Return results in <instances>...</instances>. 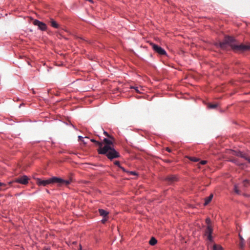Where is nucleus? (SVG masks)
Wrapping results in <instances>:
<instances>
[{"label": "nucleus", "instance_id": "obj_3", "mask_svg": "<svg viewBox=\"0 0 250 250\" xmlns=\"http://www.w3.org/2000/svg\"><path fill=\"white\" fill-rule=\"evenodd\" d=\"M71 182V180H65L56 177H53L46 180H42L39 178H37L36 179L37 184L39 186H46V185L52 183H57L59 186H62L63 185L67 186L70 184Z\"/></svg>", "mask_w": 250, "mask_h": 250}, {"label": "nucleus", "instance_id": "obj_4", "mask_svg": "<svg viewBox=\"0 0 250 250\" xmlns=\"http://www.w3.org/2000/svg\"><path fill=\"white\" fill-rule=\"evenodd\" d=\"M150 45L153 48V50L160 55H166V51L160 46L154 43H151Z\"/></svg>", "mask_w": 250, "mask_h": 250}, {"label": "nucleus", "instance_id": "obj_14", "mask_svg": "<svg viewBox=\"0 0 250 250\" xmlns=\"http://www.w3.org/2000/svg\"><path fill=\"white\" fill-rule=\"evenodd\" d=\"M213 194H211L207 198H206L205 199V205H208L211 201V200H212V199L213 198Z\"/></svg>", "mask_w": 250, "mask_h": 250}, {"label": "nucleus", "instance_id": "obj_31", "mask_svg": "<svg viewBox=\"0 0 250 250\" xmlns=\"http://www.w3.org/2000/svg\"><path fill=\"white\" fill-rule=\"evenodd\" d=\"M166 150L168 152H171V150L170 148H169L168 147H167L166 148Z\"/></svg>", "mask_w": 250, "mask_h": 250}, {"label": "nucleus", "instance_id": "obj_17", "mask_svg": "<svg viewBox=\"0 0 250 250\" xmlns=\"http://www.w3.org/2000/svg\"><path fill=\"white\" fill-rule=\"evenodd\" d=\"M213 250H223V248L220 245L214 244L213 246Z\"/></svg>", "mask_w": 250, "mask_h": 250}, {"label": "nucleus", "instance_id": "obj_29", "mask_svg": "<svg viewBox=\"0 0 250 250\" xmlns=\"http://www.w3.org/2000/svg\"><path fill=\"white\" fill-rule=\"evenodd\" d=\"M120 168H121L123 171L124 172H127L125 169L124 168V167H122L121 166H120V167H119Z\"/></svg>", "mask_w": 250, "mask_h": 250}, {"label": "nucleus", "instance_id": "obj_22", "mask_svg": "<svg viewBox=\"0 0 250 250\" xmlns=\"http://www.w3.org/2000/svg\"><path fill=\"white\" fill-rule=\"evenodd\" d=\"M249 181L248 180H244L243 182L244 186L245 187H247V185L249 184Z\"/></svg>", "mask_w": 250, "mask_h": 250}, {"label": "nucleus", "instance_id": "obj_23", "mask_svg": "<svg viewBox=\"0 0 250 250\" xmlns=\"http://www.w3.org/2000/svg\"><path fill=\"white\" fill-rule=\"evenodd\" d=\"M108 217H104V218L102 220V222L103 223H105V222L107 220Z\"/></svg>", "mask_w": 250, "mask_h": 250}, {"label": "nucleus", "instance_id": "obj_1", "mask_svg": "<svg viewBox=\"0 0 250 250\" xmlns=\"http://www.w3.org/2000/svg\"><path fill=\"white\" fill-rule=\"evenodd\" d=\"M215 45L223 49H227L228 46L235 52H243L250 50V43L239 44L237 41L232 37L226 36L222 42H217Z\"/></svg>", "mask_w": 250, "mask_h": 250}, {"label": "nucleus", "instance_id": "obj_19", "mask_svg": "<svg viewBox=\"0 0 250 250\" xmlns=\"http://www.w3.org/2000/svg\"><path fill=\"white\" fill-rule=\"evenodd\" d=\"M189 159L191 161H193V162H198L199 160L198 158L194 157H191L189 158Z\"/></svg>", "mask_w": 250, "mask_h": 250}, {"label": "nucleus", "instance_id": "obj_13", "mask_svg": "<svg viewBox=\"0 0 250 250\" xmlns=\"http://www.w3.org/2000/svg\"><path fill=\"white\" fill-rule=\"evenodd\" d=\"M90 141L95 143V144L96 145L98 146H99V149H101V147H103V144H104V141L102 142H98V141H96L94 139H91Z\"/></svg>", "mask_w": 250, "mask_h": 250}, {"label": "nucleus", "instance_id": "obj_11", "mask_svg": "<svg viewBox=\"0 0 250 250\" xmlns=\"http://www.w3.org/2000/svg\"><path fill=\"white\" fill-rule=\"evenodd\" d=\"M99 212L101 216H103V217H108V212L103 209H99Z\"/></svg>", "mask_w": 250, "mask_h": 250}, {"label": "nucleus", "instance_id": "obj_21", "mask_svg": "<svg viewBox=\"0 0 250 250\" xmlns=\"http://www.w3.org/2000/svg\"><path fill=\"white\" fill-rule=\"evenodd\" d=\"M234 191L236 193L240 194V191L238 189L236 186H235L234 187Z\"/></svg>", "mask_w": 250, "mask_h": 250}, {"label": "nucleus", "instance_id": "obj_32", "mask_svg": "<svg viewBox=\"0 0 250 250\" xmlns=\"http://www.w3.org/2000/svg\"><path fill=\"white\" fill-rule=\"evenodd\" d=\"M82 142L85 145L87 144V142L84 140H83Z\"/></svg>", "mask_w": 250, "mask_h": 250}, {"label": "nucleus", "instance_id": "obj_15", "mask_svg": "<svg viewBox=\"0 0 250 250\" xmlns=\"http://www.w3.org/2000/svg\"><path fill=\"white\" fill-rule=\"evenodd\" d=\"M157 240L154 237H152L149 240V244L151 246H154L157 243Z\"/></svg>", "mask_w": 250, "mask_h": 250}, {"label": "nucleus", "instance_id": "obj_12", "mask_svg": "<svg viewBox=\"0 0 250 250\" xmlns=\"http://www.w3.org/2000/svg\"><path fill=\"white\" fill-rule=\"evenodd\" d=\"M50 25L53 27H54L55 28H59V27H60L59 25L53 19H50Z\"/></svg>", "mask_w": 250, "mask_h": 250}, {"label": "nucleus", "instance_id": "obj_18", "mask_svg": "<svg viewBox=\"0 0 250 250\" xmlns=\"http://www.w3.org/2000/svg\"><path fill=\"white\" fill-rule=\"evenodd\" d=\"M104 133L105 136H106L107 137L109 138V140H112L113 142L114 141V138L112 136L109 135L107 132H106V131H104Z\"/></svg>", "mask_w": 250, "mask_h": 250}, {"label": "nucleus", "instance_id": "obj_33", "mask_svg": "<svg viewBox=\"0 0 250 250\" xmlns=\"http://www.w3.org/2000/svg\"><path fill=\"white\" fill-rule=\"evenodd\" d=\"M82 250V247L81 246H80V250Z\"/></svg>", "mask_w": 250, "mask_h": 250}, {"label": "nucleus", "instance_id": "obj_26", "mask_svg": "<svg viewBox=\"0 0 250 250\" xmlns=\"http://www.w3.org/2000/svg\"><path fill=\"white\" fill-rule=\"evenodd\" d=\"M6 185L3 183L0 182V187H6Z\"/></svg>", "mask_w": 250, "mask_h": 250}, {"label": "nucleus", "instance_id": "obj_25", "mask_svg": "<svg viewBox=\"0 0 250 250\" xmlns=\"http://www.w3.org/2000/svg\"><path fill=\"white\" fill-rule=\"evenodd\" d=\"M207 163V161H201L200 162V164L201 165H205Z\"/></svg>", "mask_w": 250, "mask_h": 250}, {"label": "nucleus", "instance_id": "obj_36", "mask_svg": "<svg viewBox=\"0 0 250 250\" xmlns=\"http://www.w3.org/2000/svg\"><path fill=\"white\" fill-rule=\"evenodd\" d=\"M45 250H49L48 249H46Z\"/></svg>", "mask_w": 250, "mask_h": 250}, {"label": "nucleus", "instance_id": "obj_2", "mask_svg": "<svg viewBox=\"0 0 250 250\" xmlns=\"http://www.w3.org/2000/svg\"><path fill=\"white\" fill-rule=\"evenodd\" d=\"M104 143L103 147L98 149L99 154L105 155L110 160L120 157L119 153L114 148V144L112 140L104 138Z\"/></svg>", "mask_w": 250, "mask_h": 250}, {"label": "nucleus", "instance_id": "obj_6", "mask_svg": "<svg viewBox=\"0 0 250 250\" xmlns=\"http://www.w3.org/2000/svg\"><path fill=\"white\" fill-rule=\"evenodd\" d=\"M29 179L27 176L23 175L15 179V182L21 184L26 185L28 183Z\"/></svg>", "mask_w": 250, "mask_h": 250}, {"label": "nucleus", "instance_id": "obj_16", "mask_svg": "<svg viewBox=\"0 0 250 250\" xmlns=\"http://www.w3.org/2000/svg\"><path fill=\"white\" fill-rule=\"evenodd\" d=\"M218 106V104H210L209 103L208 104L207 106L208 108L209 109H214L216 108Z\"/></svg>", "mask_w": 250, "mask_h": 250}, {"label": "nucleus", "instance_id": "obj_10", "mask_svg": "<svg viewBox=\"0 0 250 250\" xmlns=\"http://www.w3.org/2000/svg\"><path fill=\"white\" fill-rule=\"evenodd\" d=\"M236 155L238 157L245 159L250 163V158H249V157L246 154L243 153L241 152H238L237 153Z\"/></svg>", "mask_w": 250, "mask_h": 250}, {"label": "nucleus", "instance_id": "obj_5", "mask_svg": "<svg viewBox=\"0 0 250 250\" xmlns=\"http://www.w3.org/2000/svg\"><path fill=\"white\" fill-rule=\"evenodd\" d=\"M165 181L167 184L172 185L178 181V178L175 175H170L165 178Z\"/></svg>", "mask_w": 250, "mask_h": 250}, {"label": "nucleus", "instance_id": "obj_7", "mask_svg": "<svg viewBox=\"0 0 250 250\" xmlns=\"http://www.w3.org/2000/svg\"><path fill=\"white\" fill-rule=\"evenodd\" d=\"M33 24L35 25H37L38 26L39 28L42 31H45L47 29L46 25L37 20H35L33 21Z\"/></svg>", "mask_w": 250, "mask_h": 250}, {"label": "nucleus", "instance_id": "obj_28", "mask_svg": "<svg viewBox=\"0 0 250 250\" xmlns=\"http://www.w3.org/2000/svg\"><path fill=\"white\" fill-rule=\"evenodd\" d=\"M78 138H79V140L81 141H82V140H83V138L81 136H79L78 137Z\"/></svg>", "mask_w": 250, "mask_h": 250}, {"label": "nucleus", "instance_id": "obj_8", "mask_svg": "<svg viewBox=\"0 0 250 250\" xmlns=\"http://www.w3.org/2000/svg\"><path fill=\"white\" fill-rule=\"evenodd\" d=\"M213 231L212 227L211 225L207 226L206 229V234L208 235V239L210 241H212L211 234Z\"/></svg>", "mask_w": 250, "mask_h": 250}, {"label": "nucleus", "instance_id": "obj_9", "mask_svg": "<svg viewBox=\"0 0 250 250\" xmlns=\"http://www.w3.org/2000/svg\"><path fill=\"white\" fill-rule=\"evenodd\" d=\"M239 239H240V242L239 243V247L240 249H243L245 246V240L244 239V238H243V237L240 233L239 234Z\"/></svg>", "mask_w": 250, "mask_h": 250}, {"label": "nucleus", "instance_id": "obj_34", "mask_svg": "<svg viewBox=\"0 0 250 250\" xmlns=\"http://www.w3.org/2000/svg\"><path fill=\"white\" fill-rule=\"evenodd\" d=\"M5 188H3V190H5V188H5V187H4Z\"/></svg>", "mask_w": 250, "mask_h": 250}, {"label": "nucleus", "instance_id": "obj_30", "mask_svg": "<svg viewBox=\"0 0 250 250\" xmlns=\"http://www.w3.org/2000/svg\"><path fill=\"white\" fill-rule=\"evenodd\" d=\"M130 173V174H131V175H136V172H134V171H131Z\"/></svg>", "mask_w": 250, "mask_h": 250}, {"label": "nucleus", "instance_id": "obj_20", "mask_svg": "<svg viewBox=\"0 0 250 250\" xmlns=\"http://www.w3.org/2000/svg\"><path fill=\"white\" fill-rule=\"evenodd\" d=\"M206 223L207 224L208 226V225H210V224H211V220H210V218H207L206 219Z\"/></svg>", "mask_w": 250, "mask_h": 250}, {"label": "nucleus", "instance_id": "obj_27", "mask_svg": "<svg viewBox=\"0 0 250 250\" xmlns=\"http://www.w3.org/2000/svg\"><path fill=\"white\" fill-rule=\"evenodd\" d=\"M131 88L135 89V90L136 91V92H139V91L137 87H131Z\"/></svg>", "mask_w": 250, "mask_h": 250}, {"label": "nucleus", "instance_id": "obj_35", "mask_svg": "<svg viewBox=\"0 0 250 250\" xmlns=\"http://www.w3.org/2000/svg\"><path fill=\"white\" fill-rule=\"evenodd\" d=\"M11 182L9 183V185H11Z\"/></svg>", "mask_w": 250, "mask_h": 250}, {"label": "nucleus", "instance_id": "obj_24", "mask_svg": "<svg viewBox=\"0 0 250 250\" xmlns=\"http://www.w3.org/2000/svg\"><path fill=\"white\" fill-rule=\"evenodd\" d=\"M114 164L116 166H117L118 167H120L121 165L120 164V162L119 161H116L114 162Z\"/></svg>", "mask_w": 250, "mask_h": 250}]
</instances>
